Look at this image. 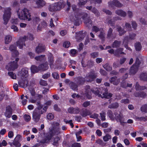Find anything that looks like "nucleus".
<instances>
[{
    "mask_svg": "<svg viewBox=\"0 0 147 147\" xmlns=\"http://www.w3.org/2000/svg\"><path fill=\"white\" fill-rule=\"evenodd\" d=\"M85 96L89 99L91 98V94L92 92L96 95L98 97H101L102 98H109L112 96L111 93H108L106 89L100 87L99 88H96L94 89L91 90L90 87L89 86H86L85 88Z\"/></svg>",
    "mask_w": 147,
    "mask_h": 147,
    "instance_id": "1",
    "label": "nucleus"
},
{
    "mask_svg": "<svg viewBox=\"0 0 147 147\" xmlns=\"http://www.w3.org/2000/svg\"><path fill=\"white\" fill-rule=\"evenodd\" d=\"M76 5H72V9L74 12L70 16V19L71 21L73 22L75 24H77L81 17V16L82 15V18L84 20L85 23L87 24H88L91 25L92 21L88 14L83 13L82 15L78 11L76 10Z\"/></svg>",
    "mask_w": 147,
    "mask_h": 147,
    "instance_id": "2",
    "label": "nucleus"
},
{
    "mask_svg": "<svg viewBox=\"0 0 147 147\" xmlns=\"http://www.w3.org/2000/svg\"><path fill=\"white\" fill-rule=\"evenodd\" d=\"M18 18L21 20L30 21L31 20L30 11L26 8L19 9L17 11Z\"/></svg>",
    "mask_w": 147,
    "mask_h": 147,
    "instance_id": "3",
    "label": "nucleus"
},
{
    "mask_svg": "<svg viewBox=\"0 0 147 147\" xmlns=\"http://www.w3.org/2000/svg\"><path fill=\"white\" fill-rule=\"evenodd\" d=\"M33 35L31 34H28L27 36L22 37L20 38L19 40L17 42V45L20 49H22L24 46L25 45V41L29 39L30 40L34 39Z\"/></svg>",
    "mask_w": 147,
    "mask_h": 147,
    "instance_id": "4",
    "label": "nucleus"
},
{
    "mask_svg": "<svg viewBox=\"0 0 147 147\" xmlns=\"http://www.w3.org/2000/svg\"><path fill=\"white\" fill-rule=\"evenodd\" d=\"M11 9L10 7H6L4 8V14L3 15V23L6 25L10 19L12 14Z\"/></svg>",
    "mask_w": 147,
    "mask_h": 147,
    "instance_id": "5",
    "label": "nucleus"
},
{
    "mask_svg": "<svg viewBox=\"0 0 147 147\" xmlns=\"http://www.w3.org/2000/svg\"><path fill=\"white\" fill-rule=\"evenodd\" d=\"M41 109L42 107H39L38 109H36L33 112V119L36 122L38 121L40 119L41 115L43 114V112L41 110Z\"/></svg>",
    "mask_w": 147,
    "mask_h": 147,
    "instance_id": "6",
    "label": "nucleus"
},
{
    "mask_svg": "<svg viewBox=\"0 0 147 147\" xmlns=\"http://www.w3.org/2000/svg\"><path fill=\"white\" fill-rule=\"evenodd\" d=\"M140 62L138 59H136L135 64L131 67L130 69V73L132 75L134 74L138 71Z\"/></svg>",
    "mask_w": 147,
    "mask_h": 147,
    "instance_id": "7",
    "label": "nucleus"
},
{
    "mask_svg": "<svg viewBox=\"0 0 147 147\" xmlns=\"http://www.w3.org/2000/svg\"><path fill=\"white\" fill-rule=\"evenodd\" d=\"M19 60V58H16L15 61L11 62L6 66V68L8 71L14 70L18 67V65L17 64V62Z\"/></svg>",
    "mask_w": 147,
    "mask_h": 147,
    "instance_id": "8",
    "label": "nucleus"
},
{
    "mask_svg": "<svg viewBox=\"0 0 147 147\" xmlns=\"http://www.w3.org/2000/svg\"><path fill=\"white\" fill-rule=\"evenodd\" d=\"M97 77V74L94 72L88 73L85 77L86 80L87 82L93 81Z\"/></svg>",
    "mask_w": 147,
    "mask_h": 147,
    "instance_id": "9",
    "label": "nucleus"
},
{
    "mask_svg": "<svg viewBox=\"0 0 147 147\" xmlns=\"http://www.w3.org/2000/svg\"><path fill=\"white\" fill-rule=\"evenodd\" d=\"M115 117L116 120L117 122H119L121 125H123L124 122V119L123 115L121 114H118L117 113H114Z\"/></svg>",
    "mask_w": 147,
    "mask_h": 147,
    "instance_id": "10",
    "label": "nucleus"
},
{
    "mask_svg": "<svg viewBox=\"0 0 147 147\" xmlns=\"http://www.w3.org/2000/svg\"><path fill=\"white\" fill-rule=\"evenodd\" d=\"M109 6L111 7L115 6L117 7H120L123 6V4L120 3L117 0H113V1H111L109 2Z\"/></svg>",
    "mask_w": 147,
    "mask_h": 147,
    "instance_id": "11",
    "label": "nucleus"
},
{
    "mask_svg": "<svg viewBox=\"0 0 147 147\" xmlns=\"http://www.w3.org/2000/svg\"><path fill=\"white\" fill-rule=\"evenodd\" d=\"M86 33H83L82 31H80L76 33V39L77 41L80 42L83 40L85 37Z\"/></svg>",
    "mask_w": 147,
    "mask_h": 147,
    "instance_id": "12",
    "label": "nucleus"
},
{
    "mask_svg": "<svg viewBox=\"0 0 147 147\" xmlns=\"http://www.w3.org/2000/svg\"><path fill=\"white\" fill-rule=\"evenodd\" d=\"M9 49L12 52V55L13 57H15L19 55V52L16 50V47L15 45H11Z\"/></svg>",
    "mask_w": 147,
    "mask_h": 147,
    "instance_id": "13",
    "label": "nucleus"
},
{
    "mask_svg": "<svg viewBox=\"0 0 147 147\" xmlns=\"http://www.w3.org/2000/svg\"><path fill=\"white\" fill-rule=\"evenodd\" d=\"M12 114V109L9 106L7 107L4 115L6 117L10 118Z\"/></svg>",
    "mask_w": 147,
    "mask_h": 147,
    "instance_id": "14",
    "label": "nucleus"
},
{
    "mask_svg": "<svg viewBox=\"0 0 147 147\" xmlns=\"http://www.w3.org/2000/svg\"><path fill=\"white\" fill-rule=\"evenodd\" d=\"M45 49V47L42 44H39L36 47L35 49L36 52L38 54L41 53L44 51Z\"/></svg>",
    "mask_w": 147,
    "mask_h": 147,
    "instance_id": "15",
    "label": "nucleus"
},
{
    "mask_svg": "<svg viewBox=\"0 0 147 147\" xmlns=\"http://www.w3.org/2000/svg\"><path fill=\"white\" fill-rule=\"evenodd\" d=\"M109 81L111 83L116 85H117L120 82V79L116 76L112 77L110 79Z\"/></svg>",
    "mask_w": 147,
    "mask_h": 147,
    "instance_id": "16",
    "label": "nucleus"
},
{
    "mask_svg": "<svg viewBox=\"0 0 147 147\" xmlns=\"http://www.w3.org/2000/svg\"><path fill=\"white\" fill-rule=\"evenodd\" d=\"M18 84L20 86L24 88L25 86H27L28 84V82L26 79L24 80L22 78L21 79L18 81Z\"/></svg>",
    "mask_w": 147,
    "mask_h": 147,
    "instance_id": "17",
    "label": "nucleus"
},
{
    "mask_svg": "<svg viewBox=\"0 0 147 147\" xmlns=\"http://www.w3.org/2000/svg\"><path fill=\"white\" fill-rule=\"evenodd\" d=\"M68 112L71 114H77L80 112L79 109L77 107L75 108L70 107L68 109Z\"/></svg>",
    "mask_w": 147,
    "mask_h": 147,
    "instance_id": "18",
    "label": "nucleus"
},
{
    "mask_svg": "<svg viewBox=\"0 0 147 147\" xmlns=\"http://www.w3.org/2000/svg\"><path fill=\"white\" fill-rule=\"evenodd\" d=\"M53 136V135L52 134H50L46 136L43 139L40 141V142L43 144L47 143L51 139Z\"/></svg>",
    "mask_w": 147,
    "mask_h": 147,
    "instance_id": "19",
    "label": "nucleus"
},
{
    "mask_svg": "<svg viewBox=\"0 0 147 147\" xmlns=\"http://www.w3.org/2000/svg\"><path fill=\"white\" fill-rule=\"evenodd\" d=\"M136 35V34L133 33H131L129 34V38L127 36H126L124 38L123 42V44H124L125 42H127L128 41L129 39L131 40L134 39Z\"/></svg>",
    "mask_w": 147,
    "mask_h": 147,
    "instance_id": "20",
    "label": "nucleus"
},
{
    "mask_svg": "<svg viewBox=\"0 0 147 147\" xmlns=\"http://www.w3.org/2000/svg\"><path fill=\"white\" fill-rule=\"evenodd\" d=\"M39 70L42 71H45L47 70L49 68L47 62L42 63L38 66Z\"/></svg>",
    "mask_w": 147,
    "mask_h": 147,
    "instance_id": "21",
    "label": "nucleus"
},
{
    "mask_svg": "<svg viewBox=\"0 0 147 147\" xmlns=\"http://www.w3.org/2000/svg\"><path fill=\"white\" fill-rule=\"evenodd\" d=\"M28 69L27 68H22V69L20 73L21 76L26 78L28 76Z\"/></svg>",
    "mask_w": 147,
    "mask_h": 147,
    "instance_id": "22",
    "label": "nucleus"
},
{
    "mask_svg": "<svg viewBox=\"0 0 147 147\" xmlns=\"http://www.w3.org/2000/svg\"><path fill=\"white\" fill-rule=\"evenodd\" d=\"M36 3L38 7H42L45 5L46 3L43 0H36Z\"/></svg>",
    "mask_w": 147,
    "mask_h": 147,
    "instance_id": "23",
    "label": "nucleus"
},
{
    "mask_svg": "<svg viewBox=\"0 0 147 147\" xmlns=\"http://www.w3.org/2000/svg\"><path fill=\"white\" fill-rule=\"evenodd\" d=\"M48 61L49 63V65L51 68H52L53 67V57L51 53H49L48 54Z\"/></svg>",
    "mask_w": 147,
    "mask_h": 147,
    "instance_id": "24",
    "label": "nucleus"
},
{
    "mask_svg": "<svg viewBox=\"0 0 147 147\" xmlns=\"http://www.w3.org/2000/svg\"><path fill=\"white\" fill-rule=\"evenodd\" d=\"M69 85L70 88L75 91L78 90V86L76 83L73 82H70L69 84Z\"/></svg>",
    "mask_w": 147,
    "mask_h": 147,
    "instance_id": "25",
    "label": "nucleus"
},
{
    "mask_svg": "<svg viewBox=\"0 0 147 147\" xmlns=\"http://www.w3.org/2000/svg\"><path fill=\"white\" fill-rule=\"evenodd\" d=\"M115 13L119 16L125 17L126 16V13L122 10L119 9L115 11Z\"/></svg>",
    "mask_w": 147,
    "mask_h": 147,
    "instance_id": "26",
    "label": "nucleus"
},
{
    "mask_svg": "<svg viewBox=\"0 0 147 147\" xmlns=\"http://www.w3.org/2000/svg\"><path fill=\"white\" fill-rule=\"evenodd\" d=\"M100 33L98 35V37L102 40H104L105 36V31L103 28H100Z\"/></svg>",
    "mask_w": 147,
    "mask_h": 147,
    "instance_id": "27",
    "label": "nucleus"
},
{
    "mask_svg": "<svg viewBox=\"0 0 147 147\" xmlns=\"http://www.w3.org/2000/svg\"><path fill=\"white\" fill-rule=\"evenodd\" d=\"M12 38V36L11 35H6L5 37V44H8L10 42Z\"/></svg>",
    "mask_w": 147,
    "mask_h": 147,
    "instance_id": "28",
    "label": "nucleus"
},
{
    "mask_svg": "<svg viewBox=\"0 0 147 147\" xmlns=\"http://www.w3.org/2000/svg\"><path fill=\"white\" fill-rule=\"evenodd\" d=\"M77 79L78 80V83L80 85H83L84 84L85 82L86 81V79L82 77L79 76L77 78Z\"/></svg>",
    "mask_w": 147,
    "mask_h": 147,
    "instance_id": "29",
    "label": "nucleus"
},
{
    "mask_svg": "<svg viewBox=\"0 0 147 147\" xmlns=\"http://www.w3.org/2000/svg\"><path fill=\"white\" fill-rule=\"evenodd\" d=\"M117 30L119 32V36H121L124 34L126 32L125 30L122 29L120 26H117Z\"/></svg>",
    "mask_w": 147,
    "mask_h": 147,
    "instance_id": "30",
    "label": "nucleus"
},
{
    "mask_svg": "<svg viewBox=\"0 0 147 147\" xmlns=\"http://www.w3.org/2000/svg\"><path fill=\"white\" fill-rule=\"evenodd\" d=\"M31 70L32 72L33 73H37L40 70L38 67H37L34 65H32L31 66Z\"/></svg>",
    "mask_w": 147,
    "mask_h": 147,
    "instance_id": "31",
    "label": "nucleus"
},
{
    "mask_svg": "<svg viewBox=\"0 0 147 147\" xmlns=\"http://www.w3.org/2000/svg\"><path fill=\"white\" fill-rule=\"evenodd\" d=\"M119 106V105L118 102H115L114 103H113L108 106V108L110 109H117Z\"/></svg>",
    "mask_w": 147,
    "mask_h": 147,
    "instance_id": "32",
    "label": "nucleus"
},
{
    "mask_svg": "<svg viewBox=\"0 0 147 147\" xmlns=\"http://www.w3.org/2000/svg\"><path fill=\"white\" fill-rule=\"evenodd\" d=\"M12 145L16 147H20L21 146V144L20 142L14 139L13 142L11 144V145Z\"/></svg>",
    "mask_w": 147,
    "mask_h": 147,
    "instance_id": "33",
    "label": "nucleus"
},
{
    "mask_svg": "<svg viewBox=\"0 0 147 147\" xmlns=\"http://www.w3.org/2000/svg\"><path fill=\"white\" fill-rule=\"evenodd\" d=\"M121 44V42L120 41H118L117 40H115L113 42V44L112 45V47L114 48H117L120 46V45Z\"/></svg>",
    "mask_w": 147,
    "mask_h": 147,
    "instance_id": "34",
    "label": "nucleus"
},
{
    "mask_svg": "<svg viewBox=\"0 0 147 147\" xmlns=\"http://www.w3.org/2000/svg\"><path fill=\"white\" fill-rule=\"evenodd\" d=\"M136 89L137 90H143L146 89V88L145 86H140L138 82L136 84L135 86Z\"/></svg>",
    "mask_w": 147,
    "mask_h": 147,
    "instance_id": "35",
    "label": "nucleus"
},
{
    "mask_svg": "<svg viewBox=\"0 0 147 147\" xmlns=\"http://www.w3.org/2000/svg\"><path fill=\"white\" fill-rule=\"evenodd\" d=\"M111 139V136L109 134H107L103 137V139L104 142H107Z\"/></svg>",
    "mask_w": 147,
    "mask_h": 147,
    "instance_id": "36",
    "label": "nucleus"
},
{
    "mask_svg": "<svg viewBox=\"0 0 147 147\" xmlns=\"http://www.w3.org/2000/svg\"><path fill=\"white\" fill-rule=\"evenodd\" d=\"M59 140V138L57 136L54 138L52 141L53 145L57 146L58 145V141Z\"/></svg>",
    "mask_w": 147,
    "mask_h": 147,
    "instance_id": "37",
    "label": "nucleus"
},
{
    "mask_svg": "<svg viewBox=\"0 0 147 147\" xmlns=\"http://www.w3.org/2000/svg\"><path fill=\"white\" fill-rule=\"evenodd\" d=\"M103 67L107 71H110L112 69V67L110 66L109 64L108 63H106L104 65H103Z\"/></svg>",
    "mask_w": 147,
    "mask_h": 147,
    "instance_id": "38",
    "label": "nucleus"
},
{
    "mask_svg": "<svg viewBox=\"0 0 147 147\" xmlns=\"http://www.w3.org/2000/svg\"><path fill=\"white\" fill-rule=\"evenodd\" d=\"M140 78L141 80L147 81V73L141 74L140 76Z\"/></svg>",
    "mask_w": 147,
    "mask_h": 147,
    "instance_id": "39",
    "label": "nucleus"
},
{
    "mask_svg": "<svg viewBox=\"0 0 147 147\" xmlns=\"http://www.w3.org/2000/svg\"><path fill=\"white\" fill-rule=\"evenodd\" d=\"M123 49L122 48H119L118 49H116L115 51V52L117 54H118V55L116 56H119V54H126L124 52H123Z\"/></svg>",
    "mask_w": 147,
    "mask_h": 147,
    "instance_id": "40",
    "label": "nucleus"
},
{
    "mask_svg": "<svg viewBox=\"0 0 147 147\" xmlns=\"http://www.w3.org/2000/svg\"><path fill=\"white\" fill-rule=\"evenodd\" d=\"M134 118L136 121H145L146 120V118L144 117H138L135 116L134 117Z\"/></svg>",
    "mask_w": 147,
    "mask_h": 147,
    "instance_id": "41",
    "label": "nucleus"
},
{
    "mask_svg": "<svg viewBox=\"0 0 147 147\" xmlns=\"http://www.w3.org/2000/svg\"><path fill=\"white\" fill-rule=\"evenodd\" d=\"M134 96L136 97H144L146 95V94L144 92H142L140 93H138L137 92L135 93L134 94Z\"/></svg>",
    "mask_w": 147,
    "mask_h": 147,
    "instance_id": "42",
    "label": "nucleus"
},
{
    "mask_svg": "<svg viewBox=\"0 0 147 147\" xmlns=\"http://www.w3.org/2000/svg\"><path fill=\"white\" fill-rule=\"evenodd\" d=\"M135 47L137 51H139L141 49L142 46L140 43L138 42L135 43Z\"/></svg>",
    "mask_w": 147,
    "mask_h": 147,
    "instance_id": "43",
    "label": "nucleus"
},
{
    "mask_svg": "<svg viewBox=\"0 0 147 147\" xmlns=\"http://www.w3.org/2000/svg\"><path fill=\"white\" fill-rule=\"evenodd\" d=\"M59 5L61 7V9L63 8L66 5V3L63 0H60L58 2Z\"/></svg>",
    "mask_w": 147,
    "mask_h": 147,
    "instance_id": "44",
    "label": "nucleus"
},
{
    "mask_svg": "<svg viewBox=\"0 0 147 147\" xmlns=\"http://www.w3.org/2000/svg\"><path fill=\"white\" fill-rule=\"evenodd\" d=\"M90 114V112L87 110H84L81 112V115L83 117H85L89 115Z\"/></svg>",
    "mask_w": 147,
    "mask_h": 147,
    "instance_id": "45",
    "label": "nucleus"
},
{
    "mask_svg": "<svg viewBox=\"0 0 147 147\" xmlns=\"http://www.w3.org/2000/svg\"><path fill=\"white\" fill-rule=\"evenodd\" d=\"M95 143L99 144L100 145L102 146H105L106 145V144H105L102 140L100 139H98L96 140L95 142Z\"/></svg>",
    "mask_w": 147,
    "mask_h": 147,
    "instance_id": "46",
    "label": "nucleus"
},
{
    "mask_svg": "<svg viewBox=\"0 0 147 147\" xmlns=\"http://www.w3.org/2000/svg\"><path fill=\"white\" fill-rule=\"evenodd\" d=\"M113 30L111 28H109L108 31L107 36L108 38L112 37L113 34Z\"/></svg>",
    "mask_w": 147,
    "mask_h": 147,
    "instance_id": "47",
    "label": "nucleus"
},
{
    "mask_svg": "<svg viewBox=\"0 0 147 147\" xmlns=\"http://www.w3.org/2000/svg\"><path fill=\"white\" fill-rule=\"evenodd\" d=\"M107 114L108 116L112 120L114 119L115 117L112 111L110 110L108 111L107 112Z\"/></svg>",
    "mask_w": 147,
    "mask_h": 147,
    "instance_id": "48",
    "label": "nucleus"
},
{
    "mask_svg": "<svg viewBox=\"0 0 147 147\" xmlns=\"http://www.w3.org/2000/svg\"><path fill=\"white\" fill-rule=\"evenodd\" d=\"M8 75L13 79H16V75L13 72H9L8 73Z\"/></svg>",
    "mask_w": 147,
    "mask_h": 147,
    "instance_id": "49",
    "label": "nucleus"
},
{
    "mask_svg": "<svg viewBox=\"0 0 147 147\" xmlns=\"http://www.w3.org/2000/svg\"><path fill=\"white\" fill-rule=\"evenodd\" d=\"M124 29H127L128 30H131V27L130 24L128 23H126L125 24V26L124 27Z\"/></svg>",
    "mask_w": 147,
    "mask_h": 147,
    "instance_id": "50",
    "label": "nucleus"
},
{
    "mask_svg": "<svg viewBox=\"0 0 147 147\" xmlns=\"http://www.w3.org/2000/svg\"><path fill=\"white\" fill-rule=\"evenodd\" d=\"M45 55H41L35 57V59L37 61H41L44 59Z\"/></svg>",
    "mask_w": 147,
    "mask_h": 147,
    "instance_id": "51",
    "label": "nucleus"
},
{
    "mask_svg": "<svg viewBox=\"0 0 147 147\" xmlns=\"http://www.w3.org/2000/svg\"><path fill=\"white\" fill-rule=\"evenodd\" d=\"M91 11L97 16H98L100 15V13L98 10L94 7L92 9Z\"/></svg>",
    "mask_w": 147,
    "mask_h": 147,
    "instance_id": "52",
    "label": "nucleus"
},
{
    "mask_svg": "<svg viewBox=\"0 0 147 147\" xmlns=\"http://www.w3.org/2000/svg\"><path fill=\"white\" fill-rule=\"evenodd\" d=\"M107 22L109 24L112 26H114L115 25V21L111 19L110 20H107Z\"/></svg>",
    "mask_w": 147,
    "mask_h": 147,
    "instance_id": "53",
    "label": "nucleus"
},
{
    "mask_svg": "<svg viewBox=\"0 0 147 147\" xmlns=\"http://www.w3.org/2000/svg\"><path fill=\"white\" fill-rule=\"evenodd\" d=\"M101 119L102 121H105V120L106 113L104 111H102L100 113Z\"/></svg>",
    "mask_w": 147,
    "mask_h": 147,
    "instance_id": "54",
    "label": "nucleus"
},
{
    "mask_svg": "<svg viewBox=\"0 0 147 147\" xmlns=\"http://www.w3.org/2000/svg\"><path fill=\"white\" fill-rule=\"evenodd\" d=\"M121 86L122 87L126 88L127 87H131L132 86V84H127L125 83H121Z\"/></svg>",
    "mask_w": 147,
    "mask_h": 147,
    "instance_id": "55",
    "label": "nucleus"
},
{
    "mask_svg": "<svg viewBox=\"0 0 147 147\" xmlns=\"http://www.w3.org/2000/svg\"><path fill=\"white\" fill-rule=\"evenodd\" d=\"M54 3L51 5L49 8V10L51 11H56L55 9V6Z\"/></svg>",
    "mask_w": 147,
    "mask_h": 147,
    "instance_id": "56",
    "label": "nucleus"
},
{
    "mask_svg": "<svg viewBox=\"0 0 147 147\" xmlns=\"http://www.w3.org/2000/svg\"><path fill=\"white\" fill-rule=\"evenodd\" d=\"M54 3L51 5L49 8V10L51 11H56L55 9V6Z\"/></svg>",
    "mask_w": 147,
    "mask_h": 147,
    "instance_id": "57",
    "label": "nucleus"
},
{
    "mask_svg": "<svg viewBox=\"0 0 147 147\" xmlns=\"http://www.w3.org/2000/svg\"><path fill=\"white\" fill-rule=\"evenodd\" d=\"M141 111L143 112H147V105H143L141 108Z\"/></svg>",
    "mask_w": 147,
    "mask_h": 147,
    "instance_id": "58",
    "label": "nucleus"
},
{
    "mask_svg": "<svg viewBox=\"0 0 147 147\" xmlns=\"http://www.w3.org/2000/svg\"><path fill=\"white\" fill-rule=\"evenodd\" d=\"M100 30V28H99L96 26H93L92 27V31L95 32L96 33L97 32Z\"/></svg>",
    "mask_w": 147,
    "mask_h": 147,
    "instance_id": "59",
    "label": "nucleus"
},
{
    "mask_svg": "<svg viewBox=\"0 0 147 147\" xmlns=\"http://www.w3.org/2000/svg\"><path fill=\"white\" fill-rule=\"evenodd\" d=\"M47 117L48 120H51L54 118V116L52 114L49 113L47 115Z\"/></svg>",
    "mask_w": 147,
    "mask_h": 147,
    "instance_id": "60",
    "label": "nucleus"
},
{
    "mask_svg": "<svg viewBox=\"0 0 147 147\" xmlns=\"http://www.w3.org/2000/svg\"><path fill=\"white\" fill-rule=\"evenodd\" d=\"M60 133L59 129H54L53 130L52 134L53 136L55 135H58Z\"/></svg>",
    "mask_w": 147,
    "mask_h": 147,
    "instance_id": "61",
    "label": "nucleus"
},
{
    "mask_svg": "<svg viewBox=\"0 0 147 147\" xmlns=\"http://www.w3.org/2000/svg\"><path fill=\"white\" fill-rule=\"evenodd\" d=\"M91 3L100 4L102 2V0H90Z\"/></svg>",
    "mask_w": 147,
    "mask_h": 147,
    "instance_id": "62",
    "label": "nucleus"
},
{
    "mask_svg": "<svg viewBox=\"0 0 147 147\" xmlns=\"http://www.w3.org/2000/svg\"><path fill=\"white\" fill-rule=\"evenodd\" d=\"M53 77L55 79H58L59 78V75L57 72H54L52 74Z\"/></svg>",
    "mask_w": 147,
    "mask_h": 147,
    "instance_id": "63",
    "label": "nucleus"
},
{
    "mask_svg": "<svg viewBox=\"0 0 147 147\" xmlns=\"http://www.w3.org/2000/svg\"><path fill=\"white\" fill-rule=\"evenodd\" d=\"M24 118L26 121H29L31 118L30 116L28 115H25L24 116Z\"/></svg>",
    "mask_w": 147,
    "mask_h": 147,
    "instance_id": "64",
    "label": "nucleus"
}]
</instances>
